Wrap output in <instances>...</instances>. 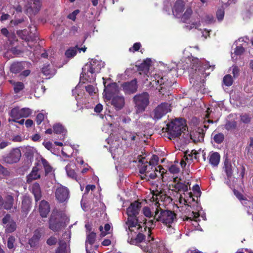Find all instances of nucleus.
I'll return each instance as SVG.
<instances>
[{
	"mask_svg": "<svg viewBox=\"0 0 253 253\" xmlns=\"http://www.w3.org/2000/svg\"><path fill=\"white\" fill-rule=\"evenodd\" d=\"M151 229L148 228V238L147 240H144V235L142 233V227L141 228V230L128 233V243L132 245H138L143 251L146 253H156L157 251H161L162 247L159 245V242L157 240L151 237Z\"/></svg>",
	"mask_w": 253,
	"mask_h": 253,
	"instance_id": "obj_2",
	"label": "nucleus"
},
{
	"mask_svg": "<svg viewBox=\"0 0 253 253\" xmlns=\"http://www.w3.org/2000/svg\"><path fill=\"white\" fill-rule=\"evenodd\" d=\"M244 47L242 46L237 45L236 46L235 50L233 53L231 54V58L233 61H236L238 57L240 56L244 52Z\"/></svg>",
	"mask_w": 253,
	"mask_h": 253,
	"instance_id": "obj_34",
	"label": "nucleus"
},
{
	"mask_svg": "<svg viewBox=\"0 0 253 253\" xmlns=\"http://www.w3.org/2000/svg\"><path fill=\"white\" fill-rule=\"evenodd\" d=\"M111 99V104L117 110H120L124 106L125 102L123 96L117 95Z\"/></svg>",
	"mask_w": 253,
	"mask_h": 253,
	"instance_id": "obj_24",
	"label": "nucleus"
},
{
	"mask_svg": "<svg viewBox=\"0 0 253 253\" xmlns=\"http://www.w3.org/2000/svg\"><path fill=\"white\" fill-rule=\"evenodd\" d=\"M73 149L70 146H67L62 149V154L65 157H69L72 153Z\"/></svg>",
	"mask_w": 253,
	"mask_h": 253,
	"instance_id": "obj_53",
	"label": "nucleus"
},
{
	"mask_svg": "<svg viewBox=\"0 0 253 253\" xmlns=\"http://www.w3.org/2000/svg\"><path fill=\"white\" fill-rule=\"evenodd\" d=\"M13 198L10 195H7L2 202V207L5 210H10L13 206Z\"/></svg>",
	"mask_w": 253,
	"mask_h": 253,
	"instance_id": "obj_37",
	"label": "nucleus"
},
{
	"mask_svg": "<svg viewBox=\"0 0 253 253\" xmlns=\"http://www.w3.org/2000/svg\"><path fill=\"white\" fill-rule=\"evenodd\" d=\"M169 171L172 174L178 173L179 171V169L175 165H171L169 168Z\"/></svg>",
	"mask_w": 253,
	"mask_h": 253,
	"instance_id": "obj_63",
	"label": "nucleus"
},
{
	"mask_svg": "<svg viewBox=\"0 0 253 253\" xmlns=\"http://www.w3.org/2000/svg\"><path fill=\"white\" fill-rule=\"evenodd\" d=\"M165 129L169 135L170 139L179 136L182 132L186 130V126L184 121L182 119H175L167 125Z\"/></svg>",
	"mask_w": 253,
	"mask_h": 253,
	"instance_id": "obj_8",
	"label": "nucleus"
},
{
	"mask_svg": "<svg viewBox=\"0 0 253 253\" xmlns=\"http://www.w3.org/2000/svg\"><path fill=\"white\" fill-rule=\"evenodd\" d=\"M224 138V135L221 133L216 134L213 136L214 141L218 144H220L223 141Z\"/></svg>",
	"mask_w": 253,
	"mask_h": 253,
	"instance_id": "obj_54",
	"label": "nucleus"
},
{
	"mask_svg": "<svg viewBox=\"0 0 253 253\" xmlns=\"http://www.w3.org/2000/svg\"><path fill=\"white\" fill-rule=\"evenodd\" d=\"M195 201L194 198L192 197V194L191 192H187L181 193L180 195L179 202V203L184 206L181 207V211L185 214V219L184 220H188V219L194 221L196 223L200 220L199 212H194L191 211L190 204Z\"/></svg>",
	"mask_w": 253,
	"mask_h": 253,
	"instance_id": "obj_6",
	"label": "nucleus"
},
{
	"mask_svg": "<svg viewBox=\"0 0 253 253\" xmlns=\"http://www.w3.org/2000/svg\"><path fill=\"white\" fill-rule=\"evenodd\" d=\"M69 249L66 243H63L61 241L59 242V247L57 249L56 253H68Z\"/></svg>",
	"mask_w": 253,
	"mask_h": 253,
	"instance_id": "obj_46",
	"label": "nucleus"
},
{
	"mask_svg": "<svg viewBox=\"0 0 253 253\" xmlns=\"http://www.w3.org/2000/svg\"><path fill=\"white\" fill-rule=\"evenodd\" d=\"M141 208V203L138 202L132 203L126 210L128 216L127 220L126 222L125 228L127 234L130 232H135V230H141L142 226L140 222L136 218Z\"/></svg>",
	"mask_w": 253,
	"mask_h": 253,
	"instance_id": "obj_5",
	"label": "nucleus"
},
{
	"mask_svg": "<svg viewBox=\"0 0 253 253\" xmlns=\"http://www.w3.org/2000/svg\"><path fill=\"white\" fill-rule=\"evenodd\" d=\"M151 64V60L149 58L146 59L141 64L140 70L144 71V73L146 74L148 72Z\"/></svg>",
	"mask_w": 253,
	"mask_h": 253,
	"instance_id": "obj_41",
	"label": "nucleus"
},
{
	"mask_svg": "<svg viewBox=\"0 0 253 253\" xmlns=\"http://www.w3.org/2000/svg\"><path fill=\"white\" fill-rule=\"evenodd\" d=\"M2 223L6 233H12L16 229V224L11 215L7 214L2 219Z\"/></svg>",
	"mask_w": 253,
	"mask_h": 253,
	"instance_id": "obj_16",
	"label": "nucleus"
},
{
	"mask_svg": "<svg viewBox=\"0 0 253 253\" xmlns=\"http://www.w3.org/2000/svg\"><path fill=\"white\" fill-rule=\"evenodd\" d=\"M173 82L169 81L165 76H162L159 74H155L151 78L150 84L158 89L159 92L162 93L163 89H167L171 87Z\"/></svg>",
	"mask_w": 253,
	"mask_h": 253,
	"instance_id": "obj_10",
	"label": "nucleus"
},
{
	"mask_svg": "<svg viewBox=\"0 0 253 253\" xmlns=\"http://www.w3.org/2000/svg\"><path fill=\"white\" fill-rule=\"evenodd\" d=\"M95 237H96V234L95 233H94L93 232H90L87 235L86 244H85V248H86V253H94V252L91 253L89 251L88 245L91 246L94 243V241L95 240Z\"/></svg>",
	"mask_w": 253,
	"mask_h": 253,
	"instance_id": "obj_32",
	"label": "nucleus"
},
{
	"mask_svg": "<svg viewBox=\"0 0 253 253\" xmlns=\"http://www.w3.org/2000/svg\"><path fill=\"white\" fill-rule=\"evenodd\" d=\"M10 83L13 86L14 92L15 93H18L20 91L22 90L24 87V85L23 83L17 82H15L14 81L10 80Z\"/></svg>",
	"mask_w": 253,
	"mask_h": 253,
	"instance_id": "obj_42",
	"label": "nucleus"
},
{
	"mask_svg": "<svg viewBox=\"0 0 253 253\" xmlns=\"http://www.w3.org/2000/svg\"><path fill=\"white\" fill-rule=\"evenodd\" d=\"M31 190L35 196L36 202H38L42 197L40 185L37 182L34 183L32 186Z\"/></svg>",
	"mask_w": 253,
	"mask_h": 253,
	"instance_id": "obj_31",
	"label": "nucleus"
},
{
	"mask_svg": "<svg viewBox=\"0 0 253 253\" xmlns=\"http://www.w3.org/2000/svg\"><path fill=\"white\" fill-rule=\"evenodd\" d=\"M30 64L27 62L13 63L10 67V71L14 73H17L24 69L26 67H29Z\"/></svg>",
	"mask_w": 253,
	"mask_h": 253,
	"instance_id": "obj_23",
	"label": "nucleus"
},
{
	"mask_svg": "<svg viewBox=\"0 0 253 253\" xmlns=\"http://www.w3.org/2000/svg\"><path fill=\"white\" fill-rule=\"evenodd\" d=\"M133 100L137 113L142 112L149 103V94L146 92L137 94L133 97Z\"/></svg>",
	"mask_w": 253,
	"mask_h": 253,
	"instance_id": "obj_11",
	"label": "nucleus"
},
{
	"mask_svg": "<svg viewBox=\"0 0 253 253\" xmlns=\"http://www.w3.org/2000/svg\"><path fill=\"white\" fill-rule=\"evenodd\" d=\"M224 169L228 177H230L232 174V165L230 162L226 160L224 162Z\"/></svg>",
	"mask_w": 253,
	"mask_h": 253,
	"instance_id": "obj_44",
	"label": "nucleus"
},
{
	"mask_svg": "<svg viewBox=\"0 0 253 253\" xmlns=\"http://www.w3.org/2000/svg\"><path fill=\"white\" fill-rule=\"evenodd\" d=\"M42 72L44 75L49 78L54 75L55 73V70L52 68L49 65L44 66L42 69Z\"/></svg>",
	"mask_w": 253,
	"mask_h": 253,
	"instance_id": "obj_39",
	"label": "nucleus"
},
{
	"mask_svg": "<svg viewBox=\"0 0 253 253\" xmlns=\"http://www.w3.org/2000/svg\"><path fill=\"white\" fill-rule=\"evenodd\" d=\"M155 211L154 219L146 220L144 224L146 227L149 229L154 228L157 222H161L169 228V232L172 233L174 232V228L172 224L176 220V215L173 211L168 210H162L157 203L155 205Z\"/></svg>",
	"mask_w": 253,
	"mask_h": 253,
	"instance_id": "obj_3",
	"label": "nucleus"
},
{
	"mask_svg": "<svg viewBox=\"0 0 253 253\" xmlns=\"http://www.w3.org/2000/svg\"><path fill=\"white\" fill-rule=\"evenodd\" d=\"M77 51L76 47H70L66 51L65 56L68 58H72L76 55Z\"/></svg>",
	"mask_w": 253,
	"mask_h": 253,
	"instance_id": "obj_48",
	"label": "nucleus"
},
{
	"mask_svg": "<svg viewBox=\"0 0 253 253\" xmlns=\"http://www.w3.org/2000/svg\"><path fill=\"white\" fill-rule=\"evenodd\" d=\"M169 71L173 69L177 71V73L180 74L183 70L187 69L189 73L190 82L194 84L195 81H203L204 79L209 76L211 71L214 69V65H211L209 62L204 59H199L193 56L188 57L186 59V63L182 60L178 64L175 63H171L168 67Z\"/></svg>",
	"mask_w": 253,
	"mask_h": 253,
	"instance_id": "obj_1",
	"label": "nucleus"
},
{
	"mask_svg": "<svg viewBox=\"0 0 253 253\" xmlns=\"http://www.w3.org/2000/svg\"><path fill=\"white\" fill-rule=\"evenodd\" d=\"M96 73L90 69L89 67L85 66L83 68V71L81 76V80L83 83L85 82L89 83H92L95 81L96 79Z\"/></svg>",
	"mask_w": 253,
	"mask_h": 253,
	"instance_id": "obj_15",
	"label": "nucleus"
},
{
	"mask_svg": "<svg viewBox=\"0 0 253 253\" xmlns=\"http://www.w3.org/2000/svg\"><path fill=\"white\" fill-rule=\"evenodd\" d=\"M75 167V165L74 163H70L66 167V173L68 176L77 179V175L76 173L74 171V168Z\"/></svg>",
	"mask_w": 253,
	"mask_h": 253,
	"instance_id": "obj_35",
	"label": "nucleus"
},
{
	"mask_svg": "<svg viewBox=\"0 0 253 253\" xmlns=\"http://www.w3.org/2000/svg\"><path fill=\"white\" fill-rule=\"evenodd\" d=\"M245 153L249 157H253V138L250 139L249 145L245 150Z\"/></svg>",
	"mask_w": 253,
	"mask_h": 253,
	"instance_id": "obj_49",
	"label": "nucleus"
},
{
	"mask_svg": "<svg viewBox=\"0 0 253 253\" xmlns=\"http://www.w3.org/2000/svg\"><path fill=\"white\" fill-rule=\"evenodd\" d=\"M174 184L172 185V186L174 188V190L177 191L180 194L188 191V187L187 185L181 182H176V178H174Z\"/></svg>",
	"mask_w": 253,
	"mask_h": 253,
	"instance_id": "obj_28",
	"label": "nucleus"
},
{
	"mask_svg": "<svg viewBox=\"0 0 253 253\" xmlns=\"http://www.w3.org/2000/svg\"><path fill=\"white\" fill-rule=\"evenodd\" d=\"M15 242V238L13 236H10L7 241V247L9 249H11L14 247V243Z\"/></svg>",
	"mask_w": 253,
	"mask_h": 253,
	"instance_id": "obj_60",
	"label": "nucleus"
},
{
	"mask_svg": "<svg viewBox=\"0 0 253 253\" xmlns=\"http://www.w3.org/2000/svg\"><path fill=\"white\" fill-rule=\"evenodd\" d=\"M31 200L28 196H25L23 197L22 203V212L27 214L31 208Z\"/></svg>",
	"mask_w": 253,
	"mask_h": 253,
	"instance_id": "obj_30",
	"label": "nucleus"
},
{
	"mask_svg": "<svg viewBox=\"0 0 253 253\" xmlns=\"http://www.w3.org/2000/svg\"><path fill=\"white\" fill-rule=\"evenodd\" d=\"M42 163L44 166L45 172L48 173L52 171V168L48 165L47 162L45 160H42Z\"/></svg>",
	"mask_w": 253,
	"mask_h": 253,
	"instance_id": "obj_58",
	"label": "nucleus"
},
{
	"mask_svg": "<svg viewBox=\"0 0 253 253\" xmlns=\"http://www.w3.org/2000/svg\"><path fill=\"white\" fill-rule=\"evenodd\" d=\"M201 154L202 155L204 160L205 161L206 152L204 150H202L201 149H200L198 151L193 150L190 154H188V153L186 152L184 156V159L188 162L189 161H190L193 159H195L196 160L198 159L199 155Z\"/></svg>",
	"mask_w": 253,
	"mask_h": 253,
	"instance_id": "obj_20",
	"label": "nucleus"
},
{
	"mask_svg": "<svg viewBox=\"0 0 253 253\" xmlns=\"http://www.w3.org/2000/svg\"><path fill=\"white\" fill-rule=\"evenodd\" d=\"M29 0V2H30V3H29L27 6V10L31 9L34 12H37L41 7L40 0Z\"/></svg>",
	"mask_w": 253,
	"mask_h": 253,
	"instance_id": "obj_33",
	"label": "nucleus"
},
{
	"mask_svg": "<svg viewBox=\"0 0 253 253\" xmlns=\"http://www.w3.org/2000/svg\"><path fill=\"white\" fill-rule=\"evenodd\" d=\"M184 3L181 1H177L173 8L172 12L173 15L177 18L181 17L184 9Z\"/></svg>",
	"mask_w": 253,
	"mask_h": 253,
	"instance_id": "obj_25",
	"label": "nucleus"
},
{
	"mask_svg": "<svg viewBox=\"0 0 253 253\" xmlns=\"http://www.w3.org/2000/svg\"><path fill=\"white\" fill-rule=\"evenodd\" d=\"M123 90L126 93H132L135 92L137 88L136 80H133L130 82L125 83L122 85Z\"/></svg>",
	"mask_w": 253,
	"mask_h": 253,
	"instance_id": "obj_21",
	"label": "nucleus"
},
{
	"mask_svg": "<svg viewBox=\"0 0 253 253\" xmlns=\"http://www.w3.org/2000/svg\"><path fill=\"white\" fill-rule=\"evenodd\" d=\"M85 90L90 95L96 94L97 91V88L95 86L91 84L86 86Z\"/></svg>",
	"mask_w": 253,
	"mask_h": 253,
	"instance_id": "obj_52",
	"label": "nucleus"
},
{
	"mask_svg": "<svg viewBox=\"0 0 253 253\" xmlns=\"http://www.w3.org/2000/svg\"><path fill=\"white\" fill-rule=\"evenodd\" d=\"M241 202L242 204L245 207H249V208H251L253 206V202L248 200L244 198Z\"/></svg>",
	"mask_w": 253,
	"mask_h": 253,
	"instance_id": "obj_62",
	"label": "nucleus"
},
{
	"mask_svg": "<svg viewBox=\"0 0 253 253\" xmlns=\"http://www.w3.org/2000/svg\"><path fill=\"white\" fill-rule=\"evenodd\" d=\"M50 211V208L48 203L44 200L40 203L39 206V211L41 216L46 217Z\"/></svg>",
	"mask_w": 253,
	"mask_h": 253,
	"instance_id": "obj_27",
	"label": "nucleus"
},
{
	"mask_svg": "<svg viewBox=\"0 0 253 253\" xmlns=\"http://www.w3.org/2000/svg\"><path fill=\"white\" fill-rule=\"evenodd\" d=\"M53 131L57 134H62L65 135L66 129L64 126L60 124H56L53 126Z\"/></svg>",
	"mask_w": 253,
	"mask_h": 253,
	"instance_id": "obj_45",
	"label": "nucleus"
},
{
	"mask_svg": "<svg viewBox=\"0 0 253 253\" xmlns=\"http://www.w3.org/2000/svg\"><path fill=\"white\" fill-rule=\"evenodd\" d=\"M57 242V239L53 236L50 237L46 241V243L49 246L54 245L56 244Z\"/></svg>",
	"mask_w": 253,
	"mask_h": 253,
	"instance_id": "obj_61",
	"label": "nucleus"
},
{
	"mask_svg": "<svg viewBox=\"0 0 253 253\" xmlns=\"http://www.w3.org/2000/svg\"><path fill=\"white\" fill-rule=\"evenodd\" d=\"M40 177L38 172V169L37 167L33 168L31 172L27 176V182L30 183L33 180L37 179Z\"/></svg>",
	"mask_w": 253,
	"mask_h": 253,
	"instance_id": "obj_36",
	"label": "nucleus"
},
{
	"mask_svg": "<svg viewBox=\"0 0 253 253\" xmlns=\"http://www.w3.org/2000/svg\"><path fill=\"white\" fill-rule=\"evenodd\" d=\"M170 111V106L168 103H162L154 110L151 116L155 120L161 119L164 115Z\"/></svg>",
	"mask_w": 253,
	"mask_h": 253,
	"instance_id": "obj_13",
	"label": "nucleus"
},
{
	"mask_svg": "<svg viewBox=\"0 0 253 253\" xmlns=\"http://www.w3.org/2000/svg\"><path fill=\"white\" fill-rule=\"evenodd\" d=\"M69 218L65 213L54 211L52 212L49 222V227L56 232L61 230L69 222Z\"/></svg>",
	"mask_w": 253,
	"mask_h": 253,
	"instance_id": "obj_7",
	"label": "nucleus"
},
{
	"mask_svg": "<svg viewBox=\"0 0 253 253\" xmlns=\"http://www.w3.org/2000/svg\"><path fill=\"white\" fill-rule=\"evenodd\" d=\"M21 118H27L32 113V110L29 108H23L20 109Z\"/></svg>",
	"mask_w": 253,
	"mask_h": 253,
	"instance_id": "obj_50",
	"label": "nucleus"
},
{
	"mask_svg": "<svg viewBox=\"0 0 253 253\" xmlns=\"http://www.w3.org/2000/svg\"><path fill=\"white\" fill-rule=\"evenodd\" d=\"M224 126L226 130L231 131L236 129L237 123L235 121H227Z\"/></svg>",
	"mask_w": 253,
	"mask_h": 253,
	"instance_id": "obj_47",
	"label": "nucleus"
},
{
	"mask_svg": "<svg viewBox=\"0 0 253 253\" xmlns=\"http://www.w3.org/2000/svg\"><path fill=\"white\" fill-rule=\"evenodd\" d=\"M224 16V10L223 7L218 9L216 12V18L219 21H221L223 19Z\"/></svg>",
	"mask_w": 253,
	"mask_h": 253,
	"instance_id": "obj_55",
	"label": "nucleus"
},
{
	"mask_svg": "<svg viewBox=\"0 0 253 253\" xmlns=\"http://www.w3.org/2000/svg\"><path fill=\"white\" fill-rule=\"evenodd\" d=\"M199 19L200 18L199 17ZM214 17L211 14H205L201 19V21H200L199 19V21L201 23V26L202 24L205 25V24H211L214 22Z\"/></svg>",
	"mask_w": 253,
	"mask_h": 253,
	"instance_id": "obj_38",
	"label": "nucleus"
},
{
	"mask_svg": "<svg viewBox=\"0 0 253 253\" xmlns=\"http://www.w3.org/2000/svg\"><path fill=\"white\" fill-rule=\"evenodd\" d=\"M106 82L104 81V90L103 96L107 100H110L111 98L117 95H119V88L117 84L115 83L106 85Z\"/></svg>",
	"mask_w": 253,
	"mask_h": 253,
	"instance_id": "obj_12",
	"label": "nucleus"
},
{
	"mask_svg": "<svg viewBox=\"0 0 253 253\" xmlns=\"http://www.w3.org/2000/svg\"><path fill=\"white\" fill-rule=\"evenodd\" d=\"M105 63L101 60L92 59L89 62L84 66L89 67L95 73L98 74L100 72L101 69L104 67Z\"/></svg>",
	"mask_w": 253,
	"mask_h": 253,
	"instance_id": "obj_19",
	"label": "nucleus"
},
{
	"mask_svg": "<svg viewBox=\"0 0 253 253\" xmlns=\"http://www.w3.org/2000/svg\"><path fill=\"white\" fill-rule=\"evenodd\" d=\"M247 39L246 38H240L237 41H236L235 42V44L236 46L240 45L242 46L243 47L246 46L247 45Z\"/></svg>",
	"mask_w": 253,
	"mask_h": 253,
	"instance_id": "obj_56",
	"label": "nucleus"
},
{
	"mask_svg": "<svg viewBox=\"0 0 253 253\" xmlns=\"http://www.w3.org/2000/svg\"><path fill=\"white\" fill-rule=\"evenodd\" d=\"M69 192L68 189L64 186H60L55 191V197L60 203H63L68 200Z\"/></svg>",
	"mask_w": 253,
	"mask_h": 253,
	"instance_id": "obj_18",
	"label": "nucleus"
},
{
	"mask_svg": "<svg viewBox=\"0 0 253 253\" xmlns=\"http://www.w3.org/2000/svg\"><path fill=\"white\" fill-rule=\"evenodd\" d=\"M210 164L213 167H217L220 162V156L216 152H211L209 155Z\"/></svg>",
	"mask_w": 253,
	"mask_h": 253,
	"instance_id": "obj_26",
	"label": "nucleus"
},
{
	"mask_svg": "<svg viewBox=\"0 0 253 253\" xmlns=\"http://www.w3.org/2000/svg\"><path fill=\"white\" fill-rule=\"evenodd\" d=\"M192 13V9L188 8L179 18L185 23V28L186 29L189 30L193 28L198 29L201 27V23L199 21V16L195 15L191 17Z\"/></svg>",
	"mask_w": 253,
	"mask_h": 253,
	"instance_id": "obj_9",
	"label": "nucleus"
},
{
	"mask_svg": "<svg viewBox=\"0 0 253 253\" xmlns=\"http://www.w3.org/2000/svg\"><path fill=\"white\" fill-rule=\"evenodd\" d=\"M140 164L139 165V172L141 174V177L146 180L154 179L160 174L161 176L166 172V170L161 166H158L157 167L151 166L148 163L147 161L145 160V158L143 157L139 159Z\"/></svg>",
	"mask_w": 253,
	"mask_h": 253,
	"instance_id": "obj_4",
	"label": "nucleus"
},
{
	"mask_svg": "<svg viewBox=\"0 0 253 253\" xmlns=\"http://www.w3.org/2000/svg\"><path fill=\"white\" fill-rule=\"evenodd\" d=\"M223 84L227 86H231L233 84V79L231 75H227L224 76L223 79Z\"/></svg>",
	"mask_w": 253,
	"mask_h": 253,
	"instance_id": "obj_51",
	"label": "nucleus"
},
{
	"mask_svg": "<svg viewBox=\"0 0 253 253\" xmlns=\"http://www.w3.org/2000/svg\"><path fill=\"white\" fill-rule=\"evenodd\" d=\"M42 236V233L40 231L37 230L35 231L33 236L29 240V244L31 247L36 246L39 243V240Z\"/></svg>",
	"mask_w": 253,
	"mask_h": 253,
	"instance_id": "obj_29",
	"label": "nucleus"
},
{
	"mask_svg": "<svg viewBox=\"0 0 253 253\" xmlns=\"http://www.w3.org/2000/svg\"><path fill=\"white\" fill-rule=\"evenodd\" d=\"M10 116L13 118V121L16 122V120L21 118L20 113V109L16 107L12 109L10 112Z\"/></svg>",
	"mask_w": 253,
	"mask_h": 253,
	"instance_id": "obj_43",
	"label": "nucleus"
},
{
	"mask_svg": "<svg viewBox=\"0 0 253 253\" xmlns=\"http://www.w3.org/2000/svg\"><path fill=\"white\" fill-rule=\"evenodd\" d=\"M107 140L108 144L110 145L109 150L112 153V156L114 159H118L120 156L123 155L124 151L121 147L120 146V142L119 140H112L111 138L108 139Z\"/></svg>",
	"mask_w": 253,
	"mask_h": 253,
	"instance_id": "obj_14",
	"label": "nucleus"
},
{
	"mask_svg": "<svg viewBox=\"0 0 253 253\" xmlns=\"http://www.w3.org/2000/svg\"><path fill=\"white\" fill-rule=\"evenodd\" d=\"M158 161L159 157L156 155H153L148 163L151 164V166L156 167V165L158 164Z\"/></svg>",
	"mask_w": 253,
	"mask_h": 253,
	"instance_id": "obj_59",
	"label": "nucleus"
},
{
	"mask_svg": "<svg viewBox=\"0 0 253 253\" xmlns=\"http://www.w3.org/2000/svg\"><path fill=\"white\" fill-rule=\"evenodd\" d=\"M241 120L244 123L247 124L251 121V117L247 114H244L241 116Z\"/></svg>",
	"mask_w": 253,
	"mask_h": 253,
	"instance_id": "obj_64",
	"label": "nucleus"
},
{
	"mask_svg": "<svg viewBox=\"0 0 253 253\" xmlns=\"http://www.w3.org/2000/svg\"><path fill=\"white\" fill-rule=\"evenodd\" d=\"M21 156V151L18 148H13L6 156L3 157V161L8 164H13L19 161Z\"/></svg>",
	"mask_w": 253,
	"mask_h": 253,
	"instance_id": "obj_17",
	"label": "nucleus"
},
{
	"mask_svg": "<svg viewBox=\"0 0 253 253\" xmlns=\"http://www.w3.org/2000/svg\"><path fill=\"white\" fill-rule=\"evenodd\" d=\"M230 70L231 71V73L233 74L234 78H237L239 75L240 70L237 66H232L230 68Z\"/></svg>",
	"mask_w": 253,
	"mask_h": 253,
	"instance_id": "obj_57",
	"label": "nucleus"
},
{
	"mask_svg": "<svg viewBox=\"0 0 253 253\" xmlns=\"http://www.w3.org/2000/svg\"><path fill=\"white\" fill-rule=\"evenodd\" d=\"M155 208H153L152 209L149 207H145L143 208L142 210V212L144 216L146 217H147L148 219H145V220H143V226L142 228H144L145 231L146 232V228H148V227H146L144 224L145 221L146 220H150V219H153L154 220H156V219H154V215H155Z\"/></svg>",
	"mask_w": 253,
	"mask_h": 253,
	"instance_id": "obj_22",
	"label": "nucleus"
},
{
	"mask_svg": "<svg viewBox=\"0 0 253 253\" xmlns=\"http://www.w3.org/2000/svg\"><path fill=\"white\" fill-rule=\"evenodd\" d=\"M99 230L100 231V235L102 237L105 236L106 235L111 233L112 229L111 226L108 223H106L104 225L103 228L102 226L99 227Z\"/></svg>",
	"mask_w": 253,
	"mask_h": 253,
	"instance_id": "obj_40",
	"label": "nucleus"
}]
</instances>
